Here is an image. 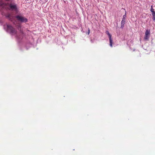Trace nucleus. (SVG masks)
Masks as SVG:
<instances>
[{"label": "nucleus", "instance_id": "ddd939ff", "mask_svg": "<svg viewBox=\"0 0 155 155\" xmlns=\"http://www.w3.org/2000/svg\"><path fill=\"white\" fill-rule=\"evenodd\" d=\"M21 33L22 34H23V31H21Z\"/></svg>", "mask_w": 155, "mask_h": 155}, {"label": "nucleus", "instance_id": "7ed1b4c3", "mask_svg": "<svg viewBox=\"0 0 155 155\" xmlns=\"http://www.w3.org/2000/svg\"><path fill=\"white\" fill-rule=\"evenodd\" d=\"M6 17L9 20L12 22L14 25L16 24L17 21L15 19H14V16L11 15L10 14H8L6 16Z\"/></svg>", "mask_w": 155, "mask_h": 155}, {"label": "nucleus", "instance_id": "9d476101", "mask_svg": "<svg viewBox=\"0 0 155 155\" xmlns=\"http://www.w3.org/2000/svg\"><path fill=\"white\" fill-rule=\"evenodd\" d=\"M88 32L87 33V34L88 35H89V34L90 33V29L89 28H88Z\"/></svg>", "mask_w": 155, "mask_h": 155}, {"label": "nucleus", "instance_id": "f03ea898", "mask_svg": "<svg viewBox=\"0 0 155 155\" xmlns=\"http://www.w3.org/2000/svg\"><path fill=\"white\" fill-rule=\"evenodd\" d=\"M15 18L18 21L21 23H26L28 21V19L21 14L15 16L14 19Z\"/></svg>", "mask_w": 155, "mask_h": 155}, {"label": "nucleus", "instance_id": "f257e3e1", "mask_svg": "<svg viewBox=\"0 0 155 155\" xmlns=\"http://www.w3.org/2000/svg\"><path fill=\"white\" fill-rule=\"evenodd\" d=\"M4 28L6 31L12 35H15L17 34V31L12 26L8 24L4 25Z\"/></svg>", "mask_w": 155, "mask_h": 155}, {"label": "nucleus", "instance_id": "20e7f679", "mask_svg": "<svg viewBox=\"0 0 155 155\" xmlns=\"http://www.w3.org/2000/svg\"><path fill=\"white\" fill-rule=\"evenodd\" d=\"M9 10L12 11H14L16 12H18V10L17 5L14 3H11L9 5Z\"/></svg>", "mask_w": 155, "mask_h": 155}, {"label": "nucleus", "instance_id": "f8f14e48", "mask_svg": "<svg viewBox=\"0 0 155 155\" xmlns=\"http://www.w3.org/2000/svg\"><path fill=\"white\" fill-rule=\"evenodd\" d=\"M91 42L92 43H93L94 42H93V40H91Z\"/></svg>", "mask_w": 155, "mask_h": 155}, {"label": "nucleus", "instance_id": "9b49d317", "mask_svg": "<svg viewBox=\"0 0 155 155\" xmlns=\"http://www.w3.org/2000/svg\"><path fill=\"white\" fill-rule=\"evenodd\" d=\"M152 19L153 21H155V16H153Z\"/></svg>", "mask_w": 155, "mask_h": 155}, {"label": "nucleus", "instance_id": "39448f33", "mask_svg": "<svg viewBox=\"0 0 155 155\" xmlns=\"http://www.w3.org/2000/svg\"><path fill=\"white\" fill-rule=\"evenodd\" d=\"M150 36V30H147L145 32V35L144 37V40L145 41H147L149 40Z\"/></svg>", "mask_w": 155, "mask_h": 155}, {"label": "nucleus", "instance_id": "6e6552de", "mask_svg": "<svg viewBox=\"0 0 155 155\" xmlns=\"http://www.w3.org/2000/svg\"><path fill=\"white\" fill-rule=\"evenodd\" d=\"M150 11L151 12L154 11V9L153 8V5L151 6Z\"/></svg>", "mask_w": 155, "mask_h": 155}, {"label": "nucleus", "instance_id": "0eeeda50", "mask_svg": "<svg viewBox=\"0 0 155 155\" xmlns=\"http://www.w3.org/2000/svg\"><path fill=\"white\" fill-rule=\"evenodd\" d=\"M106 33L107 34L109 38V41H110V47H112V43H113V40L111 38V35L109 33L108 31H106Z\"/></svg>", "mask_w": 155, "mask_h": 155}, {"label": "nucleus", "instance_id": "1a4fd4ad", "mask_svg": "<svg viewBox=\"0 0 155 155\" xmlns=\"http://www.w3.org/2000/svg\"><path fill=\"white\" fill-rule=\"evenodd\" d=\"M152 12L153 16H155V12L154 11Z\"/></svg>", "mask_w": 155, "mask_h": 155}, {"label": "nucleus", "instance_id": "423d86ee", "mask_svg": "<svg viewBox=\"0 0 155 155\" xmlns=\"http://www.w3.org/2000/svg\"><path fill=\"white\" fill-rule=\"evenodd\" d=\"M125 14L123 16V17L122 19V20L121 21V27L120 28L123 29L124 27V25L126 21V18L127 17L126 16V11H125Z\"/></svg>", "mask_w": 155, "mask_h": 155}]
</instances>
